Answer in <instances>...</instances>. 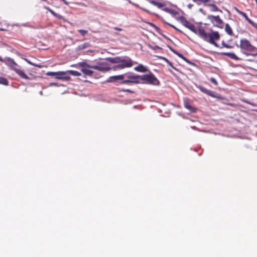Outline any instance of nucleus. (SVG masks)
<instances>
[{"instance_id":"f257e3e1","label":"nucleus","mask_w":257,"mask_h":257,"mask_svg":"<svg viewBox=\"0 0 257 257\" xmlns=\"http://www.w3.org/2000/svg\"><path fill=\"white\" fill-rule=\"evenodd\" d=\"M176 20L179 21L183 26L195 34H197L203 40L213 45L215 47H218V44L216 43V41L219 40L220 37L218 32L211 30L210 32L207 33H206L204 29L202 27H199L196 29L194 25L188 21L183 16H180L176 18Z\"/></svg>"},{"instance_id":"f03ea898","label":"nucleus","mask_w":257,"mask_h":257,"mask_svg":"<svg viewBox=\"0 0 257 257\" xmlns=\"http://www.w3.org/2000/svg\"><path fill=\"white\" fill-rule=\"evenodd\" d=\"M239 48L242 53L246 56H257V48L253 46L251 43L246 39H241L239 43Z\"/></svg>"},{"instance_id":"7ed1b4c3","label":"nucleus","mask_w":257,"mask_h":257,"mask_svg":"<svg viewBox=\"0 0 257 257\" xmlns=\"http://www.w3.org/2000/svg\"><path fill=\"white\" fill-rule=\"evenodd\" d=\"M6 64L11 69L15 71L21 78L28 80L30 78L25 73L24 71L19 68L20 66L16 63L14 59L8 58L5 61Z\"/></svg>"},{"instance_id":"20e7f679","label":"nucleus","mask_w":257,"mask_h":257,"mask_svg":"<svg viewBox=\"0 0 257 257\" xmlns=\"http://www.w3.org/2000/svg\"><path fill=\"white\" fill-rule=\"evenodd\" d=\"M124 79H127L122 80L120 84H139L140 82V75H135L133 73L128 72L124 74Z\"/></svg>"},{"instance_id":"39448f33","label":"nucleus","mask_w":257,"mask_h":257,"mask_svg":"<svg viewBox=\"0 0 257 257\" xmlns=\"http://www.w3.org/2000/svg\"><path fill=\"white\" fill-rule=\"evenodd\" d=\"M140 80L143 81L142 83L154 85H159L160 84V81L152 73H150L149 74L140 75Z\"/></svg>"},{"instance_id":"423d86ee","label":"nucleus","mask_w":257,"mask_h":257,"mask_svg":"<svg viewBox=\"0 0 257 257\" xmlns=\"http://www.w3.org/2000/svg\"><path fill=\"white\" fill-rule=\"evenodd\" d=\"M107 60L110 62H120L122 64L125 68L131 67L134 64L133 60L130 58L127 57L125 58L120 57L108 58Z\"/></svg>"},{"instance_id":"0eeeda50","label":"nucleus","mask_w":257,"mask_h":257,"mask_svg":"<svg viewBox=\"0 0 257 257\" xmlns=\"http://www.w3.org/2000/svg\"><path fill=\"white\" fill-rule=\"evenodd\" d=\"M208 19L210 20L214 26L219 28H223V22L219 16L208 15Z\"/></svg>"},{"instance_id":"6e6552de","label":"nucleus","mask_w":257,"mask_h":257,"mask_svg":"<svg viewBox=\"0 0 257 257\" xmlns=\"http://www.w3.org/2000/svg\"><path fill=\"white\" fill-rule=\"evenodd\" d=\"M79 66L81 68V71L85 75L91 76L93 73L92 68V65H90L85 62H81L79 64Z\"/></svg>"},{"instance_id":"1a4fd4ad","label":"nucleus","mask_w":257,"mask_h":257,"mask_svg":"<svg viewBox=\"0 0 257 257\" xmlns=\"http://www.w3.org/2000/svg\"><path fill=\"white\" fill-rule=\"evenodd\" d=\"M91 67L92 69L103 72H107L111 69L106 63H100L98 65H92Z\"/></svg>"},{"instance_id":"9d476101","label":"nucleus","mask_w":257,"mask_h":257,"mask_svg":"<svg viewBox=\"0 0 257 257\" xmlns=\"http://www.w3.org/2000/svg\"><path fill=\"white\" fill-rule=\"evenodd\" d=\"M199 89L201 91L203 92L204 93L212 97L213 98H216L219 99H222V97L220 95L217 94L214 91H212L211 90H208L207 88L203 87V86H199Z\"/></svg>"},{"instance_id":"9b49d317","label":"nucleus","mask_w":257,"mask_h":257,"mask_svg":"<svg viewBox=\"0 0 257 257\" xmlns=\"http://www.w3.org/2000/svg\"><path fill=\"white\" fill-rule=\"evenodd\" d=\"M67 73V71H59L56 72L55 78L59 80H64L66 81H69L71 78L69 76H66Z\"/></svg>"},{"instance_id":"f8f14e48","label":"nucleus","mask_w":257,"mask_h":257,"mask_svg":"<svg viewBox=\"0 0 257 257\" xmlns=\"http://www.w3.org/2000/svg\"><path fill=\"white\" fill-rule=\"evenodd\" d=\"M124 74L119 75L110 76L109 77L107 81L109 82H113L119 80L122 81L124 79Z\"/></svg>"},{"instance_id":"ddd939ff","label":"nucleus","mask_w":257,"mask_h":257,"mask_svg":"<svg viewBox=\"0 0 257 257\" xmlns=\"http://www.w3.org/2000/svg\"><path fill=\"white\" fill-rule=\"evenodd\" d=\"M237 12L238 13L241 15L242 16H243L245 19L251 25H252V26H253L254 27H257V24H255V23H254L252 21H251L250 19H249L248 18V17H247V16L246 15V14L243 12H241V11H240L239 10H237Z\"/></svg>"},{"instance_id":"4468645a","label":"nucleus","mask_w":257,"mask_h":257,"mask_svg":"<svg viewBox=\"0 0 257 257\" xmlns=\"http://www.w3.org/2000/svg\"><path fill=\"white\" fill-rule=\"evenodd\" d=\"M149 2L153 5L156 6L158 8L162 9V10L165 8L164 7L166 6V4L165 3L159 2L154 0H149Z\"/></svg>"},{"instance_id":"2eb2a0df","label":"nucleus","mask_w":257,"mask_h":257,"mask_svg":"<svg viewBox=\"0 0 257 257\" xmlns=\"http://www.w3.org/2000/svg\"><path fill=\"white\" fill-rule=\"evenodd\" d=\"M222 54L224 56H228L230 58L234 60H241V59L238 58L234 53L224 52L222 53Z\"/></svg>"},{"instance_id":"dca6fc26","label":"nucleus","mask_w":257,"mask_h":257,"mask_svg":"<svg viewBox=\"0 0 257 257\" xmlns=\"http://www.w3.org/2000/svg\"><path fill=\"white\" fill-rule=\"evenodd\" d=\"M163 11L168 13H169L173 17H175L179 14V13L177 11L173 9H170L167 7L163 9Z\"/></svg>"},{"instance_id":"f3484780","label":"nucleus","mask_w":257,"mask_h":257,"mask_svg":"<svg viewBox=\"0 0 257 257\" xmlns=\"http://www.w3.org/2000/svg\"><path fill=\"white\" fill-rule=\"evenodd\" d=\"M134 69L138 72H145L147 71V69L142 64H139L138 66L135 67Z\"/></svg>"},{"instance_id":"a211bd4d","label":"nucleus","mask_w":257,"mask_h":257,"mask_svg":"<svg viewBox=\"0 0 257 257\" xmlns=\"http://www.w3.org/2000/svg\"><path fill=\"white\" fill-rule=\"evenodd\" d=\"M111 63H116L117 64L115 66L113 67V69L114 70H117L119 69H122L125 68L122 64L120 62H111Z\"/></svg>"},{"instance_id":"6ab92c4d","label":"nucleus","mask_w":257,"mask_h":257,"mask_svg":"<svg viewBox=\"0 0 257 257\" xmlns=\"http://www.w3.org/2000/svg\"><path fill=\"white\" fill-rule=\"evenodd\" d=\"M225 31L230 36H232L233 34L232 29L228 24H225Z\"/></svg>"},{"instance_id":"aec40b11","label":"nucleus","mask_w":257,"mask_h":257,"mask_svg":"<svg viewBox=\"0 0 257 257\" xmlns=\"http://www.w3.org/2000/svg\"><path fill=\"white\" fill-rule=\"evenodd\" d=\"M184 106L192 112H195L196 110V109L191 106L188 102H185Z\"/></svg>"},{"instance_id":"412c9836","label":"nucleus","mask_w":257,"mask_h":257,"mask_svg":"<svg viewBox=\"0 0 257 257\" xmlns=\"http://www.w3.org/2000/svg\"><path fill=\"white\" fill-rule=\"evenodd\" d=\"M208 6L211 8V11L212 12H221V11L214 4H208Z\"/></svg>"},{"instance_id":"4be33fe9","label":"nucleus","mask_w":257,"mask_h":257,"mask_svg":"<svg viewBox=\"0 0 257 257\" xmlns=\"http://www.w3.org/2000/svg\"><path fill=\"white\" fill-rule=\"evenodd\" d=\"M67 73H69L70 75L75 76H79L81 75V73L77 71L74 70H69L67 71Z\"/></svg>"},{"instance_id":"5701e85b","label":"nucleus","mask_w":257,"mask_h":257,"mask_svg":"<svg viewBox=\"0 0 257 257\" xmlns=\"http://www.w3.org/2000/svg\"><path fill=\"white\" fill-rule=\"evenodd\" d=\"M128 2L130 4H132V5H133V6H134L136 7H138V8H140V7H139V6L138 4H135V3H133V2H131L130 0H128ZM141 9L142 10H143V11H144L145 12H146L148 13H149V14L151 13V12L150 11H149L148 10H147V9H145V8H141Z\"/></svg>"},{"instance_id":"b1692460","label":"nucleus","mask_w":257,"mask_h":257,"mask_svg":"<svg viewBox=\"0 0 257 257\" xmlns=\"http://www.w3.org/2000/svg\"><path fill=\"white\" fill-rule=\"evenodd\" d=\"M164 22L167 25L170 26V27H172L173 28H174L175 30L177 31L178 32H179V33H181V34H184V33L181 31L180 30V29H178L177 27H176L175 26L169 23H167V22L165 21L164 20H163Z\"/></svg>"},{"instance_id":"393cba45","label":"nucleus","mask_w":257,"mask_h":257,"mask_svg":"<svg viewBox=\"0 0 257 257\" xmlns=\"http://www.w3.org/2000/svg\"><path fill=\"white\" fill-rule=\"evenodd\" d=\"M180 58H182V59H183L184 61H185L186 62H187L189 64H194L193 63H191L188 60H187L182 54H180V53H177V52H176L175 53Z\"/></svg>"},{"instance_id":"a878e982","label":"nucleus","mask_w":257,"mask_h":257,"mask_svg":"<svg viewBox=\"0 0 257 257\" xmlns=\"http://www.w3.org/2000/svg\"><path fill=\"white\" fill-rule=\"evenodd\" d=\"M9 83V82L8 80L4 77H0V84L5 85H8Z\"/></svg>"},{"instance_id":"bb28decb","label":"nucleus","mask_w":257,"mask_h":257,"mask_svg":"<svg viewBox=\"0 0 257 257\" xmlns=\"http://www.w3.org/2000/svg\"><path fill=\"white\" fill-rule=\"evenodd\" d=\"M25 60L27 63H28L29 64H30L31 65L36 66V67H37L38 68H41L42 67V66L41 65H40V64H37L31 62L30 61H29L28 59H25Z\"/></svg>"},{"instance_id":"cd10ccee","label":"nucleus","mask_w":257,"mask_h":257,"mask_svg":"<svg viewBox=\"0 0 257 257\" xmlns=\"http://www.w3.org/2000/svg\"><path fill=\"white\" fill-rule=\"evenodd\" d=\"M78 32L82 35V36H85L87 33L88 31L84 30H78Z\"/></svg>"},{"instance_id":"c85d7f7f","label":"nucleus","mask_w":257,"mask_h":257,"mask_svg":"<svg viewBox=\"0 0 257 257\" xmlns=\"http://www.w3.org/2000/svg\"><path fill=\"white\" fill-rule=\"evenodd\" d=\"M56 72H48L46 73L47 76H56Z\"/></svg>"},{"instance_id":"c756f323","label":"nucleus","mask_w":257,"mask_h":257,"mask_svg":"<svg viewBox=\"0 0 257 257\" xmlns=\"http://www.w3.org/2000/svg\"><path fill=\"white\" fill-rule=\"evenodd\" d=\"M120 91L128 92H130V93H135L134 91L128 89H121L120 90Z\"/></svg>"},{"instance_id":"7c9ffc66","label":"nucleus","mask_w":257,"mask_h":257,"mask_svg":"<svg viewBox=\"0 0 257 257\" xmlns=\"http://www.w3.org/2000/svg\"><path fill=\"white\" fill-rule=\"evenodd\" d=\"M210 81L212 83H213L215 85H218V83L217 82V81L215 80V78L212 77L210 79Z\"/></svg>"},{"instance_id":"2f4dec72","label":"nucleus","mask_w":257,"mask_h":257,"mask_svg":"<svg viewBox=\"0 0 257 257\" xmlns=\"http://www.w3.org/2000/svg\"><path fill=\"white\" fill-rule=\"evenodd\" d=\"M169 65L170 66L174 69L177 70V69L173 65L171 62H169Z\"/></svg>"},{"instance_id":"473e14b6","label":"nucleus","mask_w":257,"mask_h":257,"mask_svg":"<svg viewBox=\"0 0 257 257\" xmlns=\"http://www.w3.org/2000/svg\"><path fill=\"white\" fill-rule=\"evenodd\" d=\"M50 12L54 16H57V13H55L54 11L50 10Z\"/></svg>"},{"instance_id":"72a5a7b5","label":"nucleus","mask_w":257,"mask_h":257,"mask_svg":"<svg viewBox=\"0 0 257 257\" xmlns=\"http://www.w3.org/2000/svg\"><path fill=\"white\" fill-rule=\"evenodd\" d=\"M226 43L224 42V41H223L221 43V46L220 47V48H223V47H224Z\"/></svg>"},{"instance_id":"f704fd0d","label":"nucleus","mask_w":257,"mask_h":257,"mask_svg":"<svg viewBox=\"0 0 257 257\" xmlns=\"http://www.w3.org/2000/svg\"><path fill=\"white\" fill-rule=\"evenodd\" d=\"M224 47L226 48H232V46H229L226 44Z\"/></svg>"},{"instance_id":"c9c22d12","label":"nucleus","mask_w":257,"mask_h":257,"mask_svg":"<svg viewBox=\"0 0 257 257\" xmlns=\"http://www.w3.org/2000/svg\"><path fill=\"white\" fill-rule=\"evenodd\" d=\"M114 29L116 30H117V31H121L122 30V29H120V28H117V27H114Z\"/></svg>"},{"instance_id":"e433bc0d","label":"nucleus","mask_w":257,"mask_h":257,"mask_svg":"<svg viewBox=\"0 0 257 257\" xmlns=\"http://www.w3.org/2000/svg\"><path fill=\"white\" fill-rule=\"evenodd\" d=\"M56 18H58L59 19H62V16L59 15V14H57V16H55Z\"/></svg>"},{"instance_id":"4c0bfd02","label":"nucleus","mask_w":257,"mask_h":257,"mask_svg":"<svg viewBox=\"0 0 257 257\" xmlns=\"http://www.w3.org/2000/svg\"><path fill=\"white\" fill-rule=\"evenodd\" d=\"M163 59L167 62V63L169 64V62H171L169 60H168L167 58H163Z\"/></svg>"},{"instance_id":"58836bf2","label":"nucleus","mask_w":257,"mask_h":257,"mask_svg":"<svg viewBox=\"0 0 257 257\" xmlns=\"http://www.w3.org/2000/svg\"><path fill=\"white\" fill-rule=\"evenodd\" d=\"M163 59L167 62V63L169 64V62H171L169 60H168L167 58H163Z\"/></svg>"},{"instance_id":"ea45409f","label":"nucleus","mask_w":257,"mask_h":257,"mask_svg":"<svg viewBox=\"0 0 257 257\" xmlns=\"http://www.w3.org/2000/svg\"><path fill=\"white\" fill-rule=\"evenodd\" d=\"M163 59L167 62V63L169 64V62H171L169 60H168L167 58H163Z\"/></svg>"},{"instance_id":"a19ab883","label":"nucleus","mask_w":257,"mask_h":257,"mask_svg":"<svg viewBox=\"0 0 257 257\" xmlns=\"http://www.w3.org/2000/svg\"><path fill=\"white\" fill-rule=\"evenodd\" d=\"M245 102H246V103H248V104H250V105H252V106H254V105L253 103H250V102H249L248 101H245Z\"/></svg>"},{"instance_id":"79ce46f5","label":"nucleus","mask_w":257,"mask_h":257,"mask_svg":"<svg viewBox=\"0 0 257 257\" xmlns=\"http://www.w3.org/2000/svg\"><path fill=\"white\" fill-rule=\"evenodd\" d=\"M62 1H63L64 2V4H65L66 5H68V2L66 1V0H62Z\"/></svg>"},{"instance_id":"37998d69","label":"nucleus","mask_w":257,"mask_h":257,"mask_svg":"<svg viewBox=\"0 0 257 257\" xmlns=\"http://www.w3.org/2000/svg\"><path fill=\"white\" fill-rule=\"evenodd\" d=\"M0 61H1V62L4 61L3 59L2 58V57L1 56H0Z\"/></svg>"}]
</instances>
